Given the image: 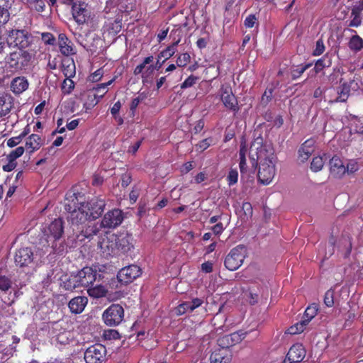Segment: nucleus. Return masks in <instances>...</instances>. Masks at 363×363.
I'll return each instance as SVG.
<instances>
[{"label":"nucleus","instance_id":"f257e3e1","mask_svg":"<svg viewBox=\"0 0 363 363\" xmlns=\"http://www.w3.org/2000/svg\"><path fill=\"white\" fill-rule=\"evenodd\" d=\"M106 203L101 199L94 198L87 202H81L72 209L70 204H65V209L69 212L68 221L73 231L79 232L78 238L82 241L97 234L99 229L96 225H88L89 221L98 218L104 211Z\"/></svg>","mask_w":363,"mask_h":363},{"label":"nucleus","instance_id":"f03ea898","mask_svg":"<svg viewBox=\"0 0 363 363\" xmlns=\"http://www.w3.org/2000/svg\"><path fill=\"white\" fill-rule=\"evenodd\" d=\"M249 156L254 168L259 164L258 179L264 185L269 184L276 174L277 156L273 147L269 145H264L263 139L258 137L252 143Z\"/></svg>","mask_w":363,"mask_h":363},{"label":"nucleus","instance_id":"7ed1b4c3","mask_svg":"<svg viewBox=\"0 0 363 363\" xmlns=\"http://www.w3.org/2000/svg\"><path fill=\"white\" fill-rule=\"evenodd\" d=\"M15 263L27 273L33 271L38 265V255L35 254L30 247H21L15 255Z\"/></svg>","mask_w":363,"mask_h":363},{"label":"nucleus","instance_id":"20e7f679","mask_svg":"<svg viewBox=\"0 0 363 363\" xmlns=\"http://www.w3.org/2000/svg\"><path fill=\"white\" fill-rule=\"evenodd\" d=\"M32 42V36L24 30H11L6 38V43L9 47L18 48L21 51L30 45Z\"/></svg>","mask_w":363,"mask_h":363},{"label":"nucleus","instance_id":"39448f33","mask_svg":"<svg viewBox=\"0 0 363 363\" xmlns=\"http://www.w3.org/2000/svg\"><path fill=\"white\" fill-rule=\"evenodd\" d=\"M31 56L27 51H15L6 58V63L7 69H9L6 72V76H9L13 72L21 69L23 67L27 65L30 61Z\"/></svg>","mask_w":363,"mask_h":363},{"label":"nucleus","instance_id":"423d86ee","mask_svg":"<svg viewBox=\"0 0 363 363\" xmlns=\"http://www.w3.org/2000/svg\"><path fill=\"white\" fill-rule=\"evenodd\" d=\"M247 256V249L243 245H238L233 248L225 259V267L230 270H237L243 263Z\"/></svg>","mask_w":363,"mask_h":363},{"label":"nucleus","instance_id":"0eeeda50","mask_svg":"<svg viewBox=\"0 0 363 363\" xmlns=\"http://www.w3.org/2000/svg\"><path fill=\"white\" fill-rule=\"evenodd\" d=\"M80 287L88 288L100 279L101 274L98 266L86 267L76 273Z\"/></svg>","mask_w":363,"mask_h":363},{"label":"nucleus","instance_id":"6e6552de","mask_svg":"<svg viewBox=\"0 0 363 363\" xmlns=\"http://www.w3.org/2000/svg\"><path fill=\"white\" fill-rule=\"evenodd\" d=\"M153 59L152 56L145 57L143 62L135 68L133 72L135 75L141 74L142 82L145 85L152 84L155 77L156 67L152 65L146 67L153 61Z\"/></svg>","mask_w":363,"mask_h":363},{"label":"nucleus","instance_id":"1a4fd4ad","mask_svg":"<svg viewBox=\"0 0 363 363\" xmlns=\"http://www.w3.org/2000/svg\"><path fill=\"white\" fill-rule=\"evenodd\" d=\"M124 317V310L119 304L111 305L103 313V319L104 323L109 326H116L119 325Z\"/></svg>","mask_w":363,"mask_h":363},{"label":"nucleus","instance_id":"9d476101","mask_svg":"<svg viewBox=\"0 0 363 363\" xmlns=\"http://www.w3.org/2000/svg\"><path fill=\"white\" fill-rule=\"evenodd\" d=\"M106 355V349L101 344L89 346L84 353L86 363H102Z\"/></svg>","mask_w":363,"mask_h":363},{"label":"nucleus","instance_id":"9b49d317","mask_svg":"<svg viewBox=\"0 0 363 363\" xmlns=\"http://www.w3.org/2000/svg\"><path fill=\"white\" fill-rule=\"evenodd\" d=\"M121 20L108 19L102 28V36L104 41L108 43H113L116 40V35L121 32Z\"/></svg>","mask_w":363,"mask_h":363},{"label":"nucleus","instance_id":"f8f14e48","mask_svg":"<svg viewBox=\"0 0 363 363\" xmlns=\"http://www.w3.org/2000/svg\"><path fill=\"white\" fill-rule=\"evenodd\" d=\"M98 247L104 256H111L118 254V247L117 245V235L115 234H107L100 238Z\"/></svg>","mask_w":363,"mask_h":363},{"label":"nucleus","instance_id":"ddd939ff","mask_svg":"<svg viewBox=\"0 0 363 363\" xmlns=\"http://www.w3.org/2000/svg\"><path fill=\"white\" fill-rule=\"evenodd\" d=\"M72 14L79 25L86 23L91 17L90 7L84 2H74L72 6Z\"/></svg>","mask_w":363,"mask_h":363},{"label":"nucleus","instance_id":"4468645a","mask_svg":"<svg viewBox=\"0 0 363 363\" xmlns=\"http://www.w3.org/2000/svg\"><path fill=\"white\" fill-rule=\"evenodd\" d=\"M141 274V269L138 265L131 264L122 268L117 277L121 284H127L133 281Z\"/></svg>","mask_w":363,"mask_h":363},{"label":"nucleus","instance_id":"2eb2a0df","mask_svg":"<svg viewBox=\"0 0 363 363\" xmlns=\"http://www.w3.org/2000/svg\"><path fill=\"white\" fill-rule=\"evenodd\" d=\"M340 85L335 89H330V93L335 92L336 96L330 99L331 102H345L348 99L351 88H353L354 81L350 79L349 82L343 81L342 79L340 82Z\"/></svg>","mask_w":363,"mask_h":363},{"label":"nucleus","instance_id":"dca6fc26","mask_svg":"<svg viewBox=\"0 0 363 363\" xmlns=\"http://www.w3.org/2000/svg\"><path fill=\"white\" fill-rule=\"evenodd\" d=\"M123 220V213L119 209H113L108 211L103 217L101 227L105 228H115L118 226Z\"/></svg>","mask_w":363,"mask_h":363},{"label":"nucleus","instance_id":"f3484780","mask_svg":"<svg viewBox=\"0 0 363 363\" xmlns=\"http://www.w3.org/2000/svg\"><path fill=\"white\" fill-rule=\"evenodd\" d=\"M220 99L227 108L238 111V102L230 86L223 85L220 89Z\"/></svg>","mask_w":363,"mask_h":363},{"label":"nucleus","instance_id":"a211bd4d","mask_svg":"<svg viewBox=\"0 0 363 363\" xmlns=\"http://www.w3.org/2000/svg\"><path fill=\"white\" fill-rule=\"evenodd\" d=\"M232 359V352L229 346H222L216 349L211 354V363H230Z\"/></svg>","mask_w":363,"mask_h":363},{"label":"nucleus","instance_id":"6ab92c4d","mask_svg":"<svg viewBox=\"0 0 363 363\" xmlns=\"http://www.w3.org/2000/svg\"><path fill=\"white\" fill-rule=\"evenodd\" d=\"M330 175L336 179H341L345 175V164L337 156L333 157L329 162Z\"/></svg>","mask_w":363,"mask_h":363},{"label":"nucleus","instance_id":"aec40b11","mask_svg":"<svg viewBox=\"0 0 363 363\" xmlns=\"http://www.w3.org/2000/svg\"><path fill=\"white\" fill-rule=\"evenodd\" d=\"M74 339V333L70 330L55 328V335L52 340L56 345L63 346L69 344Z\"/></svg>","mask_w":363,"mask_h":363},{"label":"nucleus","instance_id":"412c9836","mask_svg":"<svg viewBox=\"0 0 363 363\" xmlns=\"http://www.w3.org/2000/svg\"><path fill=\"white\" fill-rule=\"evenodd\" d=\"M203 303V300L199 298H194L191 301H184L175 308V313L179 315L185 313L192 312L194 310L201 306Z\"/></svg>","mask_w":363,"mask_h":363},{"label":"nucleus","instance_id":"4be33fe9","mask_svg":"<svg viewBox=\"0 0 363 363\" xmlns=\"http://www.w3.org/2000/svg\"><path fill=\"white\" fill-rule=\"evenodd\" d=\"M306 356V351L301 344L294 345L289 350L286 358L290 363L301 362Z\"/></svg>","mask_w":363,"mask_h":363},{"label":"nucleus","instance_id":"5701e85b","mask_svg":"<svg viewBox=\"0 0 363 363\" xmlns=\"http://www.w3.org/2000/svg\"><path fill=\"white\" fill-rule=\"evenodd\" d=\"M345 134H350L347 140H352L356 138V135L363 134V121L354 118L352 120L350 126L343 130Z\"/></svg>","mask_w":363,"mask_h":363},{"label":"nucleus","instance_id":"b1692460","mask_svg":"<svg viewBox=\"0 0 363 363\" xmlns=\"http://www.w3.org/2000/svg\"><path fill=\"white\" fill-rule=\"evenodd\" d=\"M58 46L60 52L65 56L75 54L72 42L64 33H60L58 36Z\"/></svg>","mask_w":363,"mask_h":363},{"label":"nucleus","instance_id":"393cba45","mask_svg":"<svg viewBox=\"0 0 363 363\" xmlns=\"http://www.w3.org/2000/svg\"><path fill=\"white\" fill-rule=\"evenodd\" d=\"M315 140L312 138L306 140L298 150V158L301 162L306 161L315 150Z\"/></svg>","mask_w":363,"mask_h":363},{"label":"nucleus","instance_id":"a878e982","mask_svg":"<svg viewBox=\"0 0 363 363\" xmlns=\"http://www.w3.org/2000/svg\"><path fill=\"white\" fill-rule=\"evenodd\" d=\"M48 231L45 233L48 237L52 236L55 240L60 238L63 233L62 220L60 218L55 219L48 227Z\"/></svg>","mask_w":363,"mask_h":363},{"label":"nucleus","instance_id":"bb28decb","mask_svg":"<svg viewBox=\"0 0 363 363\" xmlns=\"http://www.w3.org/2000/svg\"><path fill=\"white\" fill-rule=\"evenodd\" d=\"M29 86V83L25 77L14 78L11 83V90L15 94H20L25 91Z\"/></svg>","mask_w":363,"mask_h":363},{"label":"nucleus","instance_id":"cd10ccee","mask_svg":"<svg viewBox=\"0 0 363 363\" xmlns=\"http://www.w3.org/2000/svg\"><path fill=\"white\" fill-rule=\"evenodd\" d=\"M88 299L85 296H77L72 298L69 303V308L74 313H82L86 305L87 304Z\"/></svg>","mask_w":363,"mask_h":363},{"label":"nucleus","instance_id":"c85d7f7f","mask_svg":"<svg viewBox=\"0 0 363 363\" xmlns=\"http://www.w3.org/2000/svg\"><path fill=\"white\" fill-rule=\"evenodd\" d=\"M12 106L11 97L6 94L0 93V117L7 115L11 111Z\"/></svg>","mask_w":363,"mask_h":363},{"label":"nucleus","instance_id":"c756f323","mask_svg":"<svg viewBox=\"0 0 363 363\" xmlns=\"http://www.w3.org/2000/svg\"><path fill=\"white\" fill-rule=\"evenodd\" d=\"M42 145L43 141L40 136L38 134H32L26 140V148L30 153H33L40 149Z\"/></svg>","mask_w":363,"mask_h":363},{"label":"nucleus","instance_id":"7c9ffc66","mask_svg":"<svg viewBox=\"0 0 363 363\" xmlns=\"http://www.w3.org/2000/svg\"><path fill=\"white\" fill-rule=\"evenodd\" d=\"M55 2L56 0H26V4L28 8L37 12L44 11L48 3L53 5Z\"/></svg>","mask_w":363,"mask_h":363},{"label":"nucleus","instance_id":"2f4dec72","mask_svg":"<svg viewBox=\"0 0 363 363\" xmlns=\"http://www.w3.org/2000/svg\"><path fill=\"white\" fill-rule=\"evenodd\" d=\"M117 245L118 252H128L133 247L132 237L128 235L117 236Z\"/></svg>","mask_w":363,"mask_h":363},{"label":"nucleus","instance_id":"473e14b6","mask_svg":"<svg viewBox=\"0 0 363 363\" xmlns=\"http://www.w3.org/2000/svg\"><path fill=\"white\" fill-rule=\"evenodd\" d=\"M61 286L66 290L72 291L77 288H79L78 279L76 274H72L70 276H65L62 279Z\"/></svg>","mask_w":363,"mask_h":363},{"label":"nucleus","instance_id":"72a5a7b5","mask_svg":"<svg viewBox=\"0 0 363 363\" xmlns=\"http://www.w3.org/2000/svg\"><path fill=\"white\" fill-rule=\"evenodd\" d=\"M247 150L246 147V145L245 142H242L240 145V149L239 152V156H240V163H239V167L240 172L242 174L246 173L247 172V166L246 164V154H247Z\"/></svg>","mask_w":363,"mask_h":363},{"label":"nucleus","instance_id":"f704fd0d","mask_svg":"<svg viewBox=\"0 0 363 363\" xmlns=\"http://www.w3.org/2000/svg\"><path fill=\"white\" fill-rule=\"evenodd\" d=\"M180 40H177L174 42L172 45L168 46L165 50H162L158 55V58L160 59L162 57L164 58V60H168L172 56L174 55L177 52V46L178 45Z\"/></svg>","mask_w":363,"mask_h":363},{"label":"nucleus","instance_id":"c9c22d12","mask_svg":"<svg viewBox=\"0 0 363 363\" xmlns=\"http://www.w3.org/2000/svg\"><path fill=\"white\" fill-rule=\"evenodd\" d=\"M87 293L90 296L94 298H101L106 295V289L104 286L99 284L94 287H88Z\"/></svg>","mask_w":363,"mask_h":363},{"label":"nucleus","instance_id":"e433bc0d","mask_svg":"<svg viewBox=\"0 0 363 363\" xmlns=\"http://www.w3.org/2000/svg\"><path fill=\"white\" fill-rule=\"evenodd\" d=\"M8 5L4 0H0V26L6 23L9 20Z\"/></svg>","mask_w":363,"mask_h":363},{"label":"nucleus","instance_id":"4c0bfd02","mask_svg":"<svg viewBox=\"0 0 363 363\" xmlns=\"http://www.w3.org/2000/svg\"><path fill=\"white\" fill-rule=\"evenodd\" d=\"M349 48L354 51L358 52L363 48V40L359 35H353L349 42Z\"/></svg>","mask_w":363,"mask_h":363},{"label":"nucleus","instance_id":"58836bf2","mask_svg":"<svg viewBox=\"0 0 363 363\" xmlns=\"http://www.w3.org/2000/svg\"><path fill=\"white\" fill-rule=\"evenodd\" d=\"M67 63L63 65V74L66 78L71 79L76 74L75 65L73 60H68Z\"/></svg>","mask_w":363,"mask_h":363},{"label":"nucleus","instance_id":"ea45409f","mask_svg":"<svg viewBox=\"0 0 363 363\" xmlns=\"http://www.w3.org/2000/svg\"><path fill=\"white\" fill-rule=\"evenodd\" d=\"M345 164V174H352L357 172L359 164L356 160H347Z\"/></svg>","mask_w":363,"mask_h":363},{"label":"nucleus","instance_id":"a19ab883","mask_svg":"<svg viewBox=\"0 0 363 363\" xmlns=\"http://www.w3.org/2000/svg\"><path fill=\"white\" fill-rule=\"evenodd\" d=\"M317 311L318 308L315 304L308 306L305 311L303 320H302V321H306V324L307 325L316 315Z\"/></svg>","mask_w":363,"mask_h":363},{"label":"nucleus","instance_id":"79ce46f5","mask_svg":"<svg viewBox=\"0 0 363 363\" xmlns=\"http://www.w3.org/2000/svg\"><path fill=\"white\" fill-rule=\"evenodd\" d=\"M331 65V60L328 56H324L318 60L314 67L315 72H319L323 68L330 67Z\"/></svg>","mask_w":363,"mask_h":363},{"label":"nucleus","instance_id":"37998d69","mask_svg":"<svg viewBox=\"0 0 363 363\" xmlns=\"http://www.w3.org/2000/svg\"><path fill=\"white\" fill-rule=\"evenodd\" d=\"M350 18H351V19L346 22V24L347 26L356 28L361 25L362 17H361L360 14L352 11Z\"/></svg>","mask_w":363,"mask_h":363},{"label":"nucleus","instance_id":"c03bdc74","mask_svg":"<svg viewBox=\"0 0 363 363\" xmlns=\"http://www.w3.org/2000/svg\"><path fill=\"white\" fill-rule=\"evenodd\" d=\"M306 326V321H300L294 325L291 326L288 329V333L291 335L298 334L302 333Z\"/></svg>","mask_w":363,"mask_h":363},{"label":"nucleus","instance_id":"a18cd8bd","mask_svg":"<svg viewBox=\"0 0 363 363\" xmlns=\"http://www.w3.org/2000/svg\"><path fill=\"white\" fill-rule=\"evenodd\" d=\"M74 89V83L71 79L66 78L62 84V91L64 94H69Z\"/></svg>","mask_w":363,"mask_h":363},{"label":"nucleus","instance_id":"49530a36","mask_svg":"<svg viewBox=\"0 0 363 363\" xmlns=\"http://www.w3.org/2000/svg\"><path fill=\"white\" fill-rule=\"evenodd\" d=\"M324 165V160L322 157H315L311 164L312 171L316 172L322 169Z\"/></svg>","mask_w":363,"mask_h":363},{"label":"nucleus","instance_id":"de8ad7c7","mask_svg":"<svg viewBox=\"0 0 363 363\" xmlns=\"http://www.w3.org/2000/svg\"><path fill=\"white\" fill-rule=\"evenodd\" d=\"M24 152V147L22 146L18 147L12 150L8 155L7 160L15 162L16 159L20 157Z\"/></svg>","mask_w":363,"mask_h":363},{"label":"nucleus","instance_id":"09e8293b","mask_svg":"<svg viewBox=\"0 0 363 363\" xmlns=\"http://www.w3.org/2000/svg\"><path fill=\"white\" fill-rule=\"evenodd\" d=\"M190 55L187 52L179 55L177 60V65L180 67H185L190 61Z\"/></svg>","mask_w":363,"mask_h":363},{"label":"nucleus","instance_id":"8fccbe9b","mask_svg":"<svg viewBox=\"0 0 363 363\" xmlns=\"http://www.w3.org/2000/svg\"><path fill=\"white\" fill-rule=\"evenodd\" d=\"M212 138H206L196 145V151L203 152L206 150L212 143Z\"/></svg>","mask_w":363,"mask_h":363},{"label":"nucleus","instance_id":"3c124183","mask_svg":"<svg viewBox=\"0 0 363 363\" xmlns=\"http://www.w3.org/2000/svg\"><path fill=\"white\" fill-rule=\"evenodd\" d=\"M238 172L236 169H230L228 177L227 180L228 183L230 186L234 185L238 182Z\"/></svg>","mask_w":363,"mask_h":363},{"label":"nucleus","instance_id":"603ef678","mask_svg":"<svg viewBox=\"0 0 363 363\" xmlns=\"http://www.w3.org/2000/svg\"><path fill=\"white\" fill-rule=\"evenodd\" d=\"M104 337L106 340H117L120 338V335L117 330L109 329L104 331Z\"/></svg>","mask_w":363,"mask_h":363},{"label":"nucleus","instance_id":"864d4df0","mask_svg":"<svg viewBox=\"0 0 363 363\" xmlns=\"http://www.w3.org/2000/svg\"><path fill=\"white\" fill-rule=\"evenodd\" d=\"M10 288H11V282L9 278L5 276L0 277V290L3 291H8Z\"/></svg>","mask_w":363,"mask_h":363},{"label":"nucleus","instance_id":"5fc2aeb1","mask_svg":"<svg viewBox=\"0 0 363 363\" xmlns=\"http://www.w3.org/2000/svg\"><path fill=\"white\" fill-rule=\"evenodd\" d=\"M324 303L328 307H332L334 304V291L328 290L324 296Z\"/></svg>","mask_w":363,"mask_h":363},{"label":"nucleus","instance_id":"6e6d98bb","mask_svg":"<svg viewBox=\"0 0 363 363\" xmlns=\"http://www.w3.org/2000/svg\"><path fill=\"white\" fill-rule=\"evenodd\" d=\"M198 77H194L193 75L189 76L187 79L184 80V82L182 84L181 88L182 89H186L189 87L192 86L194 84H196V81L198 80Z\"/></svg>","mask_w":363,"mask_h":363},{"label":"nucleus","instance_id":"4d7b16f0","mask_svg":"<svg viewBox=\"0 0 363 363\" xmlns=\"http://www.w3.org/2000/svg\"><path fill=\"white\" fill-rule=\"evenodd\" d=\"M41 38L43 43L47 45H53L55 42L54 35L50 33H43Z\"/></svg>","mask_w":363,"mask_h":363},{"label":"nucleus","instance_id":"13d9d810","mask_svg":"<svg viewBox=\"0 0 363 363\" xmlns=\"http://www.w3.org/2000/svg\"><path fill=\"white\" fill-rule=\"evenodd\" d=\"M257 21L255 15L251 14L246 17L244 25L246 28H252L257 23Z\"/></svg>","mask_w":363,"mask_h":363},{"label":"nucleus","instance_id":"bf43d9fd","mask_svg":"<svg viewBox=\"0 0 363 363\" xmlns=\"http://www.w3.org/2000/svg\"><path fill=\"white\" fill-rule=\"evenodd\" d=\"M230 340L233 342H238L240 340V336L237 333H233L230 335H226L220 340V345H223L224 342H229Z\"/></svg>","mask_w":363,"mask_h":363},{"label":"nucleus","instance_id":"052dcab7","mask_svg":"<svg viewBox=\"0 0 363 363\" xmlns=\"http://www.w3.org/2000/svg\"><path fill=\"white\" fill-rule=\"evenodd\" d=\"M104 75V70L99 69L92 73L89 77V80L92 82H96L99 81Z\"/></svg>","mask_w":363,"mask_h":363},{"label":"nucleus","instance_id":"680f3d73","mask_svg":"<svg viewBox=\"0 0 363 363\" xmlns=\"http://www.w3.org/2000/svg\"><path fill=\"white\" fill-rule=\"evenodd\" d=\"M325 50V46L322 40H319L316 42L315 48L313 55L315 56L320 55Z\"/></svg>","mask_w":363,"mask_h":363},{"label":"nucleus","instance_id":"e2e57ef3","mask_svg":"<svg viewBox=\"0 0 363 363\" xmlns=\"http://www.w3.org/2000/svg\"><path fill=\"white\" fill-rule=\"evenodd\" d=\"M22 138L20 135L12 137L7 140V145L10 147H13L18 145L22 141Z\"/></svg>","mask_w":363,"mask_h":363},{"label":"nucleus","instance_id":"0e129e2a","mask_svg":"<svg viewBox=\"0 0 363 363\" xmlns=\"http://www.w3.org/2000/svg\"><path fill=\"white\" fill-rule=\"evenodd\" d=\"M309 66L310 65H306L303 67L297 68L294 70L292 74L293 79L299 77L309 67Z\"/></svg>","mask_w":363,"mask_h":363},{"label":"nucleus","instance_id":"69168bd1","mask_svg":"<svg viewBox=\"0 0 363 363\" xmlns=\"http://www.w3.org/2000/svg\"><path fill=\"white\" fill-rule=\"evenodd\" d=\"M121 108V104L120 101L116 102L113 106L111 108V113L113 116L118 115L120 109Z\"/></svg>","mask_w":363,"mask_h":363},{"label":"nucleus","instance_id":"338daca9","mask_svg":"<svg viewBox=\"0 0 363 363\" xmlns=\"http://www.w3.org/2000/svg\"><path fill=\"white\" fill-rule=\"evenodd\" d=\"M242 209L245 211V215L251 216L252 214V207L250 203L245 202L242 204Z\"/></svg>","mask_w":363,"mask_h":363},{"label":"nucleus","instance_id":"774afa93","mask_svg":"<svg viewBox=\"0 0 363 363\" xmlns=\"http://www.w3.org/2000/svg\"><path fill=\"white\" fill-rule=\"evenodd\" d=\"M225 228L223 227V224L221 223H218L216 224L213 228L212 230L213 231L214 234L216 235H220L223 233Z\"/></svg>","mask_w":363,"mask_h":363}]
</instances>
